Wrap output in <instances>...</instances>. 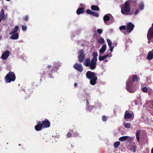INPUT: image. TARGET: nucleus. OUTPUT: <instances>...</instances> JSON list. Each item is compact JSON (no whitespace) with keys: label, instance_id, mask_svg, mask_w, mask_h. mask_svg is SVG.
<instances>
[{"label":"nucleus","instance_id":"0eeeda50","mask_svg":"<svg viewBox=\"0 0 153 153\" xmlns=\"http://www.w3.org/2000/svg\"><path fill=\"white\" fill-rule=\"evenodd\" d=\"M147 39L148 40V43H150L153 42V23L152 26L150 28L147 33Z\"/></svg>","mask_w":153,"mask_h":153},{"label":"nucleus","instance_id":"c756f323","mask_svg":"<svg viewBox=\"0 0 153 153\" xmlns=\"http://www.w3.org/2000/svg\"><path fill=\"white\" fill-rule=\"evenodd\" d=\"M112 56L111 55V53H110V54H107L105 55H104L103 56H102L103 59H105L107 57H111Z\"/></svg>","mask_w":153,"mask_h":153},{"label":"nucleus","instance_id":"2f4dec72","mask_svg":"<svg viewBox=\"0 0 153 153\" xmlns=\"http://www.w3.org/2000/svg\"><path fill=\"white\" fill-rule=\"evenodd\" d=\"M104 42V40L102 38H100L98 40V42L99 43L103 44Z\"/></svg>","mask_w":153,"mask_h":153},{"label":"nucleus","instance_id":"de8ad7c7","mask_svg":"<svg viewBox=\"0 0 153 153\" xmlns=\"http://www.w3.org/2000/svg\"><path fill=\"white\" fill-rule=\"evenodd\" d=\"M128 40L129 41V43H131L132 42V41L130 39L128 38Z\"/></svg>","mask_w":153,"mask_h":153},{"label":"nucleus","instance_id":"aec40b11","mask_svg":"<svg viewBox=\"0 0 153 153\" xmlns=\"http://www.w3.org/2000/svg\"><path fill=\"white\" fill-rule=\"evenodd\" d=\"M147 58L149 60L152 59L153 58V54L149 52L147 54Z\"/></svg>","mask_w":153,"mask_h":153},{"label":"nucleus","instance_id":"680f3d73","mask_svg":"<svg viewBox=\"0 0 153 153\" xmlns=\"http://www.w3.org/2000/svg\"><path fill=\"white\" fill-rule=\"evenodd\" d=\"M1 0H0V1H1Z\"/></svg>","mask_w":153,"mask_h":153},{"label":"nucleus","instance_id":"cd10ccee","mask_svg":"<svg viewBox=\"0 0 153 153\" xmlns=\"http://www.w3.org/2000/svg\"><path fill=\"white\" fill-rule=\"evenodd\" d=\"M144 4L143 2H141L139 4V7L140 9L141 10H143L144 8Z\"/></svg>","mask_w":153,"mask_h":153},{"label":"nucleus","instance_id":"f257e3e1","mask_svg":"<svg viewBox=\"0 0 153 153\" xmlns=\"http://www.w3.org/2000/svg\"><path fill=\"white\" fill-rule=\"evenodd\" d=\"M140 79L136 75H134L133 76H130L126 82V88L130 93H134L136 91V88L134 85L133 82H137Z\"/></svg>","mask_w":153,"mask_h":153},{"label":"nucleus","instance_id":"603ef678","mask_svg":"<svg viewBox=\"0 0 153 153\" xmlns=\"http://www.w3.org/2000/svg\"><path fill=\"white\" fill-rule=\"evenodd\" d=\"M149 52H151V53H152L153 54V49H152V50L151 51H149Z\"/></svg>","mask_w":153,"mask_h":153},{"label":"nucleus","instance_id":"3c124183","mask_svg":"<svg viewBox=\"0 0 153 153\" xmlns=\"http://www.w3.org/2000/svg\"><path fill=\"white\" fill-rule=\"evenodd\" d=\"M151 153H153V147L151 149Z\"/></svg>","mask_w":153,"mask_h":153},{"label":"nucleus","instance_id":"9b49d317","mask_svg":"<svg viewBox=\"0 0 153 153\" xmlns=\"http://www.w3.org/2000/svg\"><path fill=\"white\" fill-rule=\"evenodd\" d=\"M73 67L75 69L80 72H82L83 70L82 65L81 64L76 63L74 65Z\"/></svg>","mask_w":153,"mask_h":153},{"label":"nucleus","instance_id":"7c9ffc66","mask_svg":"<svg viewBox=\"0 0 153 153\" xmlns=\"http://www.w3.org/2000/svg\"><path fill=\"white\" fill-rule=\"evenodd\" d=\"M91 15L95 16V17H98L99 16V14L96 12L92 11Z\"/></svg>","mask_w":153,"mask_h":153},{"label":"nucleus","instance_id":"20e7f679","mask_svg":"<svg viewBox=\"0 0 153 153\" xmlns=\"http://www.w3.org/2000/svg\"><path fill=\"white\" fill-rule=\"evenodd\" d=\"M86 78L90 80V82L91 85H94L96 84L97 77L95 73L88 71L86 73Z\"/></svg>","mask_w":153,"mask_h":153},{"label":"nucleus","instance_id":"13d9d810","mask_svg":"<svg viewBox=\"0 0 153 153\" xmlns=\"http://www.w3.org/2000/svg\"><path fill=\"white\" fill-rule=\"evenodd\" d=\"M105 62H108V60H105Z\"/></svg>","mask_w":153,"mask_h":153},{"label":"nucleus","instance_id":"e433bc0d","mask_svg":"<svg viewBox=\"0 0 153 153\" xmlns=\"http://www.w3.org/2000/svg\"><path fill=\"white\" fill-rule=\"evenodd\" d=\"M141 97L140 95H138V96L137 97V100L139 102H141Z\"/></svg>","mask_w":153,"mask_h":153},{"label":"nucleus","instance_id":"ea45409f","mask_svg":"<svg viewBox=\"0 0 153 153\" xmlns=\"http://www.w3.org/2000/svg\"><path fill=\"white\" fill-rule=\"evenodd\" d=\"M22 29L23 31L26 30L27 29V27L26 26L23 25L22 26Z\"/></svg>","mask_w":153,"mask_h":153},{"label":"nucleus","instance_id":"a18cd8bd","mask_svg":"<svg viewBox=\"0 0 153 153\" xmlns=\"http://www.w3.org/2000/svg\"><path fill=\"white\" fill-rule=\"evenodd\" d=\"M139 10L138 9H137L134 13V15H137L139 13Z\"/></svg>","mask_w":153,"mask_h":153},{"label":"nucleus","instance_id":"9d476101","mask_svg":"<svg viewBox=\"0 0 153 153\" xmlns=\"http://www.w3.org/2000/svg\"><path fill=\"white\" fill-rule=\"evenodd\" d=\"M134 27V25L131 22H129L127 24L126 30L128 33H130L133 30Z\"/></svg>","mask_w":153,"mask_h":153},{"label":"nucleus","instance_id":"6e6552de","mask_svg":"<svg viewBox=\"0 0 153 153\" xmlns=\"http://www.w3.org/2000/svg\"><path fill=\"white\" fill-rule=\"evenodd\" d=\"M78 60L80 62H83L85 59V54L82 49L79 52Z\"/></svg>","mask_w":153,"mask_h":153},{"label":"nucleus","instance_id":"423d86ee","mask_svg":"<svg viewBox=\"0 0 153 153\" xmlns=\"http://www.w3.org/2000/svg\"><path fill=\"white\" fill-rule=\"evenodd\" d=\"M5 81L7 82L10 83L11 81H14L16 79L15 74L12 71H10L7 74L5 77Z\"/></svg>","mask_w":153,"mask_h":153},{"label":"nucleus","instance_id":"6e6d98bb","mask_svg":"<svg viewBox=\"0 0 153 153\" xmlns=\"http://www.w3.org/2000/svg\"><path fill=\"white\" fill-rule=\"evenodd\" d=\"M82 5H83V4H80V7H81L82 6Z\"/></svg>","mask_w":153,"mask_h":153},{"label":"nucleus","instance_id":"4be33fe9","mask_svg":"<svg viewBox=\"0 0 153 153\" xmlns=\"http://www.w3.org/2000/svg\"><path fill=\"white\" fill-rule=\"evenodd\" d=\"M140 131L138 130L137 131L136 134V137L137 141L139 142L140 135Z\"/></svg>","mask_w":153,"mask_h":153},{"label":"nucleus","instance_id":"bf43d9fd","mask_svg":"<svg viewBox=\"0 0 153 153\" xmlns=\"http://www.w3.org/2000/svg\"><path fill=\"white\" fill-rule=\"evenodd\" d=\"M6 1H10V0H6Z\"/></svg>","mask_w":153,"mask_h":153},{"label":"nucleus","instance_id":"4468645a","mask_svg":"<svg viewBox=\"0 0 153 153\" xmlns=\"http://www.w3.org/2000/svg\"><path fill=\"white\" fill-rule=\"evenodd\" d=\"M89 99L88 98L86 99V110L88 112H90L94 108V106H90L88 105L89 104L88 101Z\"/></svg>","mask_w":153,"mask_h":153},{"label":"nucleus","instance_id":"09e8293b","mask_svg":"<svg viewBox=\"0 0 153 153\" xmlns=\"http://www.w3.org/2000/svg\"><path fill=\"white\" fill-rule=\"evenodd\" d=\"M74 85L75 87H76L77 86V84L76 83H75L74 84Z\"/></svg>","mask_w":153,"mask_h":153},{"label":"nucleus","instance_id":"c85d7f7f","mask_svg":"<svg viewBox=\"0 0 153 153\" xmlns=\"http://www.w3.org/2000/svg\"><path fill=\"white\" fill-rule=\"evenodd\" d=\"M71 132L72 135L73 137H76L78 136L79 134L78 133L76 132H73V131L72 130H71Z\"/></svg>","mask_w":153,"mask_h":153},{"label":"nucleus","instance_id":"b1692460","mask_svg":"<svg viewBox=\"0 0 153 153\" xmlns=\"http://www.w3.org/2000/svg\"><path fill=\"white\" fill-rule=\"evenodd\" d=\"M91 8L93 10H99V8L97 6L95 5L91 6Z\"/></svg>","mask_w":153,"mask_h":153},{"label":"nucleus","instance_id":"ddd939ff","mask_svg":"<svg viewBox=\"0 0 153 153\" xmlns=\"http://www.w3.org/2000/svg\"><path fill=\"white\" fill-rule=\"evenodd\" d=\"M10 55V52L8 51H5L1 55V58L3 60L6 59Z\"/></svg>","mask_w":153,"mask_h":153},{"label":"nucleus","instance_id":"2eb2a0df","mask_svg":"<svg viewBox=\"0 0 153 153\" xmlns=\"http://www.w3.org/2000/svg\"><path fill=\"white\" fill-rule=\"evenodd\" d=\"M9 35H11L12 36L10 37V39H17L19 38V35L17 33H10L9 34Z\"/></svg>","mask_w":153,"mask_h":153},{"label":"nucleus","instance_id":"8fccbe9b","mask_svg":"<svg viewBox=\"0 0 153 153\" xmlns=\"http://www.w3.org/2000/svg\"><path fill=\"white\" fill-rule=\"evenodd\" d=\"M51 67V65H48V66L47 67L48 68H50Z\"/></svg>","mask_w":153,"mask_h":153},{"label":"nucleus","instance_id":"393cba45","mask_svg":"<svg viewBox=\"0 0 153 153\" xmlns=\"http://www.w3.org/2000/svg\"><path fill=\"white\" fill-rule=\"evenodd\" d=\"M19 27L18 26H15L13 29V30L11 31L10 33H17V32L18 31L19 29Z\"/></svg>","mask_w":153,"mask_h":153},{"label":"nucleus","instance_id":"c9c22d12","mask_svg":"<svg viewBox=\"0 0 153 153\" xmlns=\"http://www.w3.org/2000/svg\"><path fill=\"white\" fill-rule=\"evenodd\" d=\"M136 150V147L135 146H133L131 149V151L132 152H134Z\"/></svg>","mask_w":153,"mask_h":153},{"label":"nucleus","instance_id":"5fc2aeb1","mask_svg":"<svg viewBox=\"0 0 153 153\" xmlns=\"http://www.w3.org/2000/svg\"><path fill=\"white\" fill-rule=\"evenodd\" d=\"M135 105H137V104H137V103L136 102H135Z\"/></svg>","mask_w":153,"mask_h":153},{"label":"nucleus","instance_id":"c03bdc74","mask_svg":"<svg viewBox=\"0 0 153 153\" xmlns=\"http://www.w3.org/2000/svg\"><path fill=\"white\" fill-rule=\"evenodd\" d=\"M99 59L100 61H102L104 60L102 56H100L99 58Z\"/></svg>","mask_w":153,"mask_h":153},{"label":"nucleus","instance_id":"4c0bfd02","mask_svg":"<svg viewBox=\"0 0 153 153\" xmlns=\"http://www.w3.org/2000/svg\"><path fill=\"white\" fill-rule=\"evenodd\" d=\"M97 31L100 34H101L102 32V30L100 29H97Z\"/></svg>","mask_w":153,"mask_h":153},{"label":"nucleus","instance_id":"f704fd0d","mask_svg":"<svg viewBox=\"0 0 153 153\" xmlns=\"http://www.w3.org/2000/svg\"><path fill=\"white\" fill-rule=\"evenodd\" d=\"M142 91L144 92L147 93L148 91V88L146 87H144L143 88Z\"/></svg>","mask_w":153,"mask_h":153},{"label":"nucleus","instance_id":"a19ab883","mask_svg":"<svg viewBox=\"0 0 153 153\" xmlns=\"http://www.w3.org/2000/svg\"><path fill=\"white\" fill-rule=\"evenodd\" d=\"M128 139L127 140L128 142L131 141L132 140V138L129 136H128Z\"/></svg>","mask_w":153,"mask_h":153},{"label":"nucleus","instance_id":"79ce46f5","mask_svg":"<svg viewBox=\"0 0 153 153\" xmlns=\"http://www.w3.org/2000/svg\"><path fill=\"white\" fill-rule=\"evenodd\" d=\"M102 119L103 121H106L107 120L106 117L105 116H103L102 117Z\"/></svg>","mask_w":153,"mask_h":153},{"label":"nucleus","instance_id":"a878e982","mask_svg":"<svg viewBox=\"0 0 153 153\" xmlns=\"http://www.w3.org/2000/svg\"><path fill=\"white\" fill-rule=\"evenodd\" d=\"M120 142L119 141L116 142L114 144V147L115 148H117L120 144Z\"/></svg>","mask_w":153,"mask_h":153},{"label":"nucleus","instance_id":"39448f33","mask_svg":"<svg viewBox=\"0 0 153 153\" xmlns=\"http://www.w3.org/2000/svg\"><path fill=\"white\" fill-rule=\"evenodd\" d=\"M130 1H126L124 5L123 8H121V12L123 14L127 15L129 14L130 10L129 4Z\"/></svg>","mask_w":153,"mask_h":153},{"label":"nucleus","instance_id":"37998d69","mask_svg":"<svg viewBox=\"0 0 153 153\" xmlns=\"http://www.w3.org/2000/svg\"><path fill=\"white\" fill-rule=\"evenodd\" d=\"M66 136H67V137L68 138L71 137V133L70 132L68 133V134H67Z\"/></svg>","mask_w":153,"mask_h":153},{"label":"nucleus","instance_id":"72a5a7b5","mask_svg":"<svg viewBox=\"0 0 153 153\" xmlns=\"http://www.w3.org/2000/svg\"><path fill=\"white\" fill-rule=\"evenodd\" d=\"M126 25H123L120 26L119 27V29L120 30H126Z\"/></svg>","mask_w":153,"mask_h":153},{"label":"nucleus","instance_id":"f03ea898","mask_svg":"<svg viewBox=\"0 0 153 153\" xmlns=\"http://www.w3.org/2000/svg\"><path fill=\"white\" fill-rule=\"evenodd\" d=\"M92 55L93 57L91 60L89 58H87L83 62V65L91 70L95 69L96 67V64L97 61V57L98 56L96 52H94Z\"/></svg>","mask_w":153,"mask_h":153},{"label":"nucleus","instance_id":"49530a36","mask_svg":"<svg viewBox=\"0 0 153 153\" xmlns=\"http://www.w3.org/2000/svg\"><path fill=\"white\" fill-rule=\"evenodd\" d=\"M28 17L27 16H26L25 17V21H27L28 20Z\"/></svg>","mask_w":153,"mask_h":153},{"label":"nucleus","instance_id":"864d4df0","mask_svg":"<svg viewBox=\"0 0 153 153\" xmlns=\"http://www.w3.org/2000/svg\"><path fill=\"white\" fill-rule=\"evenodd\" d=\"M48 73L49 75L51 74V73H50L48 71Z\"/></svg>","mask_w":153,"mask_h":153},{"label":"nucleus","instance_id":"1a4fd4ad","mask_svg":"<svg viewBox=\"0 0 153 153\" xmlns=\"http://www.w3.org/2000/svg\"><path fill=\"white\" fill-rule=\"evenodd\" d=\"M134 114L132 112H129L128 111H126L124 114V119H130L131 118L134 119Z\"/></svg>","mask_w":153,"mask_h":153},{"label":"nucleus","instance_id":"5701e85b","mask_svg":"<svg viewBox=\"0 0 153 153\" xmlns=\"http://www.w3.org/2000/svg\"><path fill=\"white\" fill-rule=\"evenodd\" d=\"M128 137V136H123L119 138V140L121 142H123L127 140Z\"/></svg>","mask_w":153,"mask_h":153},{"label":"nucleus","instance_id":"412c9836","mask_svg":"<svg viewBox=\"0 0 153 153\" xmlns=\"http://www.w3.org/2000/svg\"><path fill=\"white\" fill-rule=\"evenodd\" d=\"M60 65L61 63L59 62H55L54 63L53 65L54 66V67L56 68V71H57L59 70L58 67L60 66Z\"/></svg>","mask_w":153,"mask_h":153},{"label":"nucleus","instance_id":"58836bf2","mask_svg":"<svg viewBox=\"0 0 153 153\" xmlns=\"http://www.w3.org/2000/svg\"><path fill=\"white\" fill-rule=\"evenodd\" d=\"M93 11L90 9H88L86 10V12L88 14L91 15Z\"/></svg>","mask_w":153,"mask_h":153},{"label":"nucleus","instance_id":"dca6fc26","mask_svg":"<svg viewBox=\"0 0 153 153\" xmlns=\"http://www.w3.org/2000/svg\"><path fill=\"white\" fill-rule=\"evenodd\" d=\"M107 41L108 43V45L110 48V50L111 52H112L113 49L114 48V46H112V42L109 39H107Z\"/></svg>","mask_w":153,"mask_h":153},{"label":"nucleus","instance_id":"f3484780","mask_svg":"<svg viewBox=\"0 0 153 153\" xmlns=\"http://www.w3.org/2000/svg\"><path fill=\"white\" fill-rule=\"evenodd\" d=\"M106 49V46L105 45H103L101 48L100 49L99 52L100 53L103 54L105 51Z\"/></svg>","mask_w":153,"mask_h":153},{"label":"nucleus","instance_id":"4d7b16f0","mask_svg":"<svg viewBox=\"0 0 153 153\" xmlns=\"http://www.w3.org/2000/svg\"><path fill=\"white\" fill-rule=\"evenodd\" d=\"M55 71V70H54L53 69H52V71Z\"/></svg>","mask_w":153,"mask_h":153},{"label":"nucleus","instance_id":"052dcab7","mask_svg":"<svg viewBox=\"0 0 153 153\" xmlns=\"http://www.w3.org/2000/svg\"><path fill=\"white\" fill-rule=\"evenodd\" d=\"M19 146H21L20 144H19Z\"/></svg>","mask_w":153,"mask_h":153},{"label":"nucleus","instance_id":"a211bd4d","mask_svg":"<svg viewBox=\"0 0 153 153\" xmlns=\"http://www.w3.org/2000/svg\"><path fill=\"white\" fill-rule=\"evenodd\" d=\"M0 19L5 20V15L3 9H2L0 12Z\"/></svg>","mask_w":153,"mask_h":153},{"label":"nucleus","instance_id":"f8f14e48","mask_svg":"<svg viewBox=\"0 0 153 153\" xmlns=\"http://www.w3.org/2000/svg\"><path fill=\"white\" fill-rule=\"evenodd\" d=\"M110 15L109 14H107L105 15L103 17V19L104 22L106 25H110V23L108 22L110 19Z\"/></svg>","mask_w":153,"mask_h":153},{"label":"nucleus","instance_id":"7ed1b4c3","mask_svg":"<svg viewBox=\"0 0 153 153\" xmlns=\"http://www.w3.org/2000/svg\"><path fill=\"white\" fill-rule=\"evenodd\" d=\"M50 126V123L47 119H45L41 122L37 123V125L35 127V129L37 131L41 130L42 128L49 127Z\"/></svg>","mask_w":153,"mask_h":153},{"label":"nucleus","instance_id":"6ab92c4d","mask_svg":"<svg viewBox=\"0 0 153 153\" xmlns=\"http://www.w3.org/2000/svg\"><path fill=\"white\" fill-rule=\"evenodd\" d=\"M84 8L83 7L82 8L78 9L76 11V13L78 15H79L80 14L82 13L84 11Z\"/></svg>","mask_w":153,"mask_h":153},{"label":"nucleus","instance_id":"bb28decb","mask_svg":"<svg viewBox=\"0 0 153 153\" xmlns=\"http://www.w3.org/2000/svg\"><path fill=\"white\" fill-rule=\"evenodd\" d=\"M110 19H109L108 22L109 23H110V24H111L112 23L114 22V17L113 16H112L111 15H110Z\"/></svg>","mask_w":153,"mask_h":153},{"label":"nucleus","instance_id":"473e14b6","mask_svg":"<svg viewBox=\"0 0 153 153\" xmlns=\"http://www.w3.org/2000/svg\"><path fill=\"white\" fill-rule=\"evenodd\" d=\"M130 124L129 123H125L124 124V126L126 128H129L130 126Z\"/></svg>","mask_w":153,"mask_h":153}]
</instances>
